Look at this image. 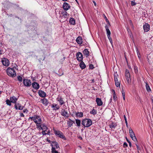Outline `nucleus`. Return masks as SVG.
I'll list each match as a JSON object with an SVG mask.
<instances>
[{"mask_svg":"<svg viewBox=\"0 0 153 153\" xmlns=\"http://www.w3.org/2000/svg\"><path fill=\"white\" fill-rule=\"evenodd\" d=\"M92 124L91 120L89 119H86L82 120V124L85 127H88L90 126Z\"/></svg>","mask_w":153,"mask_h":153,"instance_id":"f257e3e1","label":"nucleus"},{"mask_svg":"<svg viewBox=\"0 0 153 153\" xmlns=\"http://www.w3.org/2000/svg\"><path fill=\"white\" fill-rule=\"evenodd\" d=\"M7 74L12 77L15 76L16 75V72L13 68H8L7 70Z\"/></svg>","mask_w":153,"mask_h":153,"instance_id":"f03ea898","label":"nucleus"},{"mask_svg":"<svg viewBox=\"0 0 153 153\" xmlns=\"http://www.w3.org/2000/svg\"><path fill=\"white\" fill-rule=\"evenodd\" d=\"M129 131L130 136L132 140L134 142L137 141V138L135 136L134 133L131 128H130L129 129Z\"/></svg>","mask_w":153,"mask_h":153,"instance_id":"7ed1b4c3","label":"nucleus"},{"mask_svg":"<svg viewBox=\"0 0 153 153\" xmlns=\"http://www.w3.org/2000/svg\"><path fill=\"white\" fill-rule=\"evenodd\" d=\"M33 121L37 124H40L42 123V120L41 118L37 116L34 117Z\"/></svg>","mask_w":153,"mask_h":153,"instance_id":"20e7f679","label":"nucleus"},{"mask_svg":"<svg viewBox=\"0 0 153 153\" xmlns=\"http://www.w3.org/2000/svg\"><path fill=\"white\" fill-rule=\"evenodd\" d=\"M54 132L55 134L58 135L59 137L63 139L65 138V136L63 135L61 131L54 130Z\"/></svg>","mask_w":153,"mask_h":153,"instance_id":"39448f33","label":"nucleus"},{"mask_svg":"<svg viewBox=\"0 0 153 153\" xmlns=\"http://www.w3.org/2000/svg\"><path fill=\"white\" fill-rule=\"evenodd\" d=\"M62 7L65 10L67 11L71 7L68 3L65 2L63 3Z\"/></svg>","mask_w":153,"mask_h":153,"instance_id":"423d86ee","label":"nucleus"},{"mask_svg":"<svg viewBox=\"0 0 153 153\" xmlns=\"http://www.w3.org/2000/svg\"><path fill=\"white\" fill-rule=\"evenodd\" d=\"M2 62L3 65L6 66H8L9 65V61L6 58H3L1 60Z\"/></svg>","mask_w":153,"mask_h":153,"instance_id":"0eeeda50","label":"nucleus"},{"mask_svg":"<svg viewBox=\"0 0 153 153\" xmlns=\"http://www.w3.org/2000/svg\"><path fill=\"white\" fill-rule=\"evenodd\" d=\"M77 60L79 61H81L82 59V55L80 52H78L77 53L76 55Z\"/></svg>","mask_w":153,"mask_h":153,"instance_id":"6e6552de","label":"nucleus"},{"mask_svg":"<svg viewBox=\"0 0 153 153\" xmlns=\"http://www.w3.org/2000/svg\"><path fill=\"white\" fill-rule=\"evenodd\" d=\"M61 114L65 117L68 118L69 117V114L67 111L64 109H62L61 111Z\"/></svg>","mask_w":153,"mask_h":153,"instance_id":"1a4fd4ad","label":"nucleus"},{"mask_svg":"<svg viewBox=\"0 0 153 153\" xmlns=\"http://www.w3.org/2000/svg\"><path fill=\"white\" fill-rule=\"evenodd\" d=\"M23 83L25 86H29L31 85V82L30 80L25 79L23 80Z\"/></svg>","mask_w":153,"mask_h":153,"instance_id":"9d476101","label":"nucleus"},{"mask_svg":"<svg viewBox=\"0 0 153 153\" xmlns=\"http://www.w3.org/2000/svg\"><path fill=\"white\" fill-rule=\"evenodd\" d=\"M143 27L144 31L146 32H148L150 30L149 25L147 23H146L145 25H143Z\"/></svg>","mask_w":153,"mask_h":153,"instance_id":"9b49d317","label":"nucleus"},{"mask_svg":"<svg viewBox=\"0 0 153 153\" xmlns=\"http://www.w3.org/2000/svg\"><path fill=\"white\" fill-rule=\"evenodd\" d=\"M69 15L68 14L66 11H62L61 13V17L62 18H65L68 17Z\"/></svg>","mask_w":153,"mask_h":153,"instance_id":"f8f14e48","label":"nucleus"},{"mask_svg":"<svg viewBox=\"0 0 153 153\" xmlns=\"http://www.w3.org/2000/svg\"><path fill=\"white\" fill-rule=\"evenodd\" d=\"M15 107L17 110L18 109L19 110H22L23 109V107L19 103H16L15 105Z\"/></svg>","mask_w":153,"mask_h":153,"instance_id":"ddd939ff","label":"nucleus"},{"mask_svg":"<svg viewBox=\"0 0 153 153\" xmlns=\"http://www.w3.org/2000/svg\"><path fill=\"white\" fill-rule=\"evenodd\" d=\"M38 94L39 96L42 97H45L46 96L45 93L41 90H40L39 91Z\"/></svg>","mask_w":153,"mask_h":153,"instance_id":"4468645a","label":"nucleus"},{"mask_svg":"<svg viewBox=\"0 0 153 153\" xmlns=\"http://www.w3.org/2000/svg\"><path fill=\"white\" fill-rule=\"evenodd\" d=\"M32 85L33 87L36 89H38L39 87V84L36 82H34L32 83Z\"/></svg>","mask_w":153,"mask_h":153,"instance_id":"2eb2a0df","label":"nucleus"},{"mask_svg":"<svg viewBox=\"0 0 153 153\" xmlns=\"http://www.w3.org/2000/svg\"><path fill=\"white\" fill-rule=\"evenodd\" d=\"M38 128L42 130H46L47 129V128L46 126L42 124L41 125H37Z\"/></svg>","mask_w":153,"mask_h":153,"instance_id":"dca6fc26","label":"nucleus"},{"mask_svg":"<svg viewBox=\"0 0 153 153\" xmlns=\"http://www.w3.org/2000/svg\"><path fill=\"white\" fill-rule=\"evenodd\" d=\"M10 100L11 102L15 103L17 100V98L15 96H13L10 97Z\"/></svg>","mask_w":153,"mask_h":153,"instance_id":"f3484780","label":"nucleus"},{"mask_svg":"<svg viewBox=\"0 0 153 153\" xmlns=\"http://www.w3.org/2000/svg\"><path fill=\"white\" fill-rule=\"evenodd\" d=\"M57 101H59V102L60 104L61 105H62L65 102L63 100L62 98L60 97H58L56 99Z\"/></svg>","mask_w":153,"mask_h":153,"instance_id":"a211bd4d","label":"nucleus"},{"mask_svg":"<svg viewBox=\"0 0 153 153\" xmlns=\"http://www.w3.org/2000/svg\"><path fill=\"white\" fill-rule=\"evenodd\" d=\"M41 102L45 105L47 106L48 103V100L45 98H43L41 100Z\"/></svg>","mask_w":153,"mask_h":153,"instance_id":"6ab92c4d","label":"nucleus"},{"mask_svg":"<svg viewBox=\"0 0 153 153\" xmlns=\"http://www.w3.org/2000/svg\"><path fill=\"white\" fill-rule=\"evenodd\" d=\"M52 108H53V110L56 111L58 110L59 108L60 107L57 104H54L52 105Z\"/></svg>","mask_w":153,"mask_h":153,"instance_id":"aec40b11","label":"nucleus"},{"mask_svg":"<svg viewBox=\"0 0 153 153\" xmlns=\"http://www.w3.org/2000/svg\"><path fill=\"white\" fill-rule=\"evenodd\" d=\"M96 101L98 105L100 106L102 105V102L101 100L99 98H97L96 99Z\"/></svg>","mask_w":153,"mask_h":153,"instance_id":"412c9836","label":"nucleus"},{"mask_svg":"<svg viewBox=\"0 0 153 153\" xmlns=\"http://www.w3.org/2000/svg\"><path fill=\"white\" fill-rule=\"evenodd\" d=\"M79 66L82 69H84L86 67V65L83 61H82L80 63Z\"/></svg>","mask_w":153,"mask_h":153,"instance_id":"4be33fe9","label":"nucleus"},{"mask_svg":"<svg viewBox=\"0 0 153 153\" xmlns=\"http://www.w3.org/2000/svg\"><path fill=\"white\" fill-rule=\"evenodd\" d=\"M110 128H114L115 127L117 126L116 123H113L111 121V123L109 124Z\"/></svg>","mask_w":153,"mask_h":153,"instance_id":"5701e85b","label":"nucleus"},{"mask_svg":"<svg viewBox=\"0 0 153 153\" xmlns=\"http://www.w3.org/2000/svg\"><path fill=\"white\" fill-rule=\"evenodd\" d=\"M70 23L71 24L74 25L75 24V21L74 18H71L70 19Z\"/></svg>","mask_w":153,"mask_h":153,"instance_id":"b1692460","label":"nucleus"},{"mask_svg":"<svg viewBox=\"0 0 153 153\" xmlns=\"http://www.w3.org/2000/svg\"><path fill=\"white\" fill-rule=\"evenodd\" d=\"M114 79L115 81H118V80H120L119 79V76L118 74H117V72L115 73V74L114 75Z\"/></svg>","mask_w":153,"mask_h":153,"instance_id":"393cba45","label":"nucleus"},{"mask_svg":"<svg viewBox=\"0 0 153 153\" xmlns=\"http://www.w3.org/2000/svg\"><path fill=\"white\" fill-rule=\"evenodd\" d=\"M125 76L126 78L130 77L129 72L128 70L126 69V71Z\"/></svg>","mask_w":153,"mask_h":153,"instance_id":"a878e982","label":"nucleus"},{"mask_svg":"<svg viewBox=\"0 0 153 153\" xmlns=\"http://www.w3.org/2000/svg\"><path fill=\"white\" fill-rule=\"evenodd\" d=\"M106 30L107 32V34L108 38H111V32L109 29L107 28L106 29Z\"/></svg>","mask_w":153,"mask_h":153,"instance_id":"bb28decb","label":"nucleus"},{"mask_svg":"<svg viewBox=\"0 0 153 153\" xmlns=\"http://www.w3.org/2000/svg\"><path fill=\"white\" fill-rule=\"evenodd\" d=\"M83 54L87 57L89 56V51L87 49H85L83 51Z\"/></svg>","mask_w":153,"mask_h":153,"instance_id":"cd10ccee","label":"nucleus"},{"mask_svg":"<svg viewBox=\"0 0 153 153\" xmlns=\"http://www.w3.org/2000/svg\"><path fill=\"white\" fill-rule=\"evenodd\" d=\"M76 115L77 117H82L83 116V113L80 112H76Z\"/></svg>","mask_w":153,"mask_h":153,"instance_id":"c85d7f7f","label":"nucleus"},{"mask_svg":"<svg viewBox=\"0 0 153 153\" xmlns=\"http://www.w3.org/2000/svg\"><path fill=\"white\" fill-rule=\"evenodd\" d=\"M146 90L148 92H149L151 91V90L150 88V87L149 85H148V83L147 82L146 83Z\"/></svg>","mask_w":153,"mask_h":153,"instance_id":"c756f323","label":"nucleus"},{"mask_svg":"<svg viewBox=\"0 0 153 153\" xmlns=\"http://www.w3.org/2000/svg\"><path fill=\"white\" fill-rule=\"evenodd\" d=\"M76 41L79 44H81L82 43V39H76Z\"/></svg>","mask_w":153,"mask_h":153,"instance_id":"7c9ffc66","label":"nucleus"},{"mask_svg":"<svg viewBox=\"0 0 153 153\" xmlns=\"http://www.w3.org/2000/svg\"><path fill=\"white\" fill-rule=\"evenodd\" d=\"M76 123L77 124V125L78 126H80L81 121L80 120L78 119H76L75 120Z\"/></svg>","mask_w":153,"mask_h":153,"instance_id":"2f4dec72","label":"nucleus"},{"mask_svg":"<svg viewBox=\"0 0 153 153\" xmlns=\"http://www.w3.org/2000/svg\"><path fill=\"white\" fill-rule=\"evenodd\" d=\"M106 23H107V25H106V27H108L110 26V24L108 20V19L107 17H106Z\"/></svg>","mask_w":153,"mask_h":153,"instance_id":"473e14b6","label":"nucleus"},{"mask_svg":"<svg viewBox=\"0 0 153 153\" xmlns=\"http://www.w3.org/2000/svg\"><path fill=\"white\" fill-rule=\"evenodd\" d=\"M116 86L117 87H120V80H118V81H115Z\"/></svg>","mask_w":153,"mask_h":153,"instance_id":"72a5a7b5","label":"nucleus"},{"mask_svg":"<svg viewBox=\"0 0 153 153\" xmlns=\"http://www.w3.org/2000/svg\"><path fill=\"white\" fill-rule=\"evenodd\" d=\"M127 82V83L129 85H130L131 83V79L130 77L126 78Z\"/></svg>","mask_w":153,"mask_h":153,"instance_id":"f704fd0d","label":"nucleus"},{"mask_svg":"<svg viewBox=\"0 0 153 153\" xmlns=\"http://www.w3.org/2000/svg\"><path fill=\"white\" fill-rule=\"evenodd\" d=\"M52 153H59L55 149V148L53 147V146L52 147Z\"/></svg>","mask_w":153,"mask_h":153,"instance_id":"c9c22d12","label":"nucleus"},{"mask_svg":"<svg viewBox=\"0 0 153 153\" xmlns=\"http://www.w3.org/2000/svg\"><path fill=\"white\" fill-rule=\"evenodd\" d=\"M52 144H53V145H54L56 148H58L59 147L58 145V144L56 142H53L52 143Z\"/></svg>","mask_w":153,"mask_h":153,"instance_id":"e433bc0d","label":"nucleus"},{"mask_svg":"<svg viewBox=\"0 0 153 153\" xmlns=\"http://www.w3.org/2000/svg\"><path fill=\"white\" fill-rule=\"evenodd\" d=\"M6 104L7 105H11V101L10 100H6Z\"/></svg>","mask_w":153,"mask_h":153,"instance_id":"4c0bfd02","label":"nucleus"},{"mask_svg":"<svg viewBox=\"0 0 153 153\" xmlns=\"http://www.w3.org/2000/svg\"><path fill=\"white\" fill-rule=\"evenodd\" d=\"M18 80L20 82H22V78L20 76H18L17 77Z\"/></svg>","mask_w":153,"mask_h":153,"instance_id":"58836bf2","label":"nucleus"},{"mask_svg":"<svg viewBox=\"0 0 153 153\" xmlns=\"http://www.w3.org/2000/svg\"><path fill=\"white\" fill-rule=\"evenodd\" d=\"M90 113L91 114H96V111L94 109H93L91 111Z\"/></svg>","mask_w":153,"mask_h":153,"instance_id":"ea45409f","label":"nucleus"},{"mask_svg":"<svg viewBox=\"0 0 153 153\" xmlns=\"http://www.w3.org/2000/svg\"><path fill=\"white\" fill-rule=\"evenodd\" d=\"M129 24H130V25L133 28H134V26H133V23H132V22L131 21V20H130L129 21Z\"/></svg>","mask_w":153,"mask_h":153,"instance_id":"a19ab883","label":"nucleus"},{"mask_svg":"<svg viewBox=\"0 0 153 153\" xmlns=\"http://www.w3.org/2000/svg\"><path fill=\"white\" fill-rule=\"evenodd\" d=\"M126 139L127 142L129 143V146L131 147V142L128 140L127 137L126 138Z\"/></svg>","mask_w":153,"mask_h":153,"instance_id":"79ce46f5","label":"nucleus"},{"mask_svg":"<svg viewBox=\"0 0 153 153\" xmlns=\"http://www.w3.org/2000/svg\"><path fill=\"white\" fill-rule=\"evenodd\" d=\"M131 5L132 6L135 5L136 4V3L134 1H131Z\"/></svg>","mask_w":153,"mask_h":153,"instance_id":"37998d69","label":"nucleus"},{"mask_svg":"<svg viewBox=\"0 0 153 153\" xmlns=\"http://www.w3.org/2000/svg\"><path fill=\"white\" fill-rule=\"evenodd\" d=\"M136 51H137V55L138 56V57H139V58H140V56H139V55H140V54L139 53V51H138V49L137 48H136Z\"/></svg>","mask_w":153,"mask_h":153,"instance_id":"c03bdc74","label":"nucleus"},{"mask_svg":"<svg viewBox=\"0 0 153 153\" xmlns=\"http://www.w3.org/2000/svg\"><path fill=\"white\" fill-rule=\"evenodd\" d=\"M134 69L135 70V72L136 73L138 72V70L137 67L134 66Z\"/></svg>","mask_w":153,"mask_h":153,"instance_id":"a18cd8bd","label":"nucleus"},{"mask_svg":"<svg viewBox=\"0 0 153 153\" xmlns=\"http://www.w3.org/2000/svg\"><path fill=\"white\" fill-rule=\"evenodd\" d=\"M122 95L125 96V91L123 90V88H122Z\"/></svg>","mask_w":153,"mask_h":153,"instance_id":"49530a36","label":"nucleus"},{"mask_svg":"<svg viewBox=\"0 0 153 153\" xmlns=\"http://www.w3.org/2000/svg\"><path fill=\"white\" fill-rule=\"evenodd\" d=\"M89 67L90 69H93L94 68V67L93 65L92 64H91L89 65Z\"/></svg>","mask_w":153,"mask_h":153,"instance_id":"de8ad7c7","label":"nucleus"},{"mask_svg":"<svg viewBox=\"0 0 153 153\" xmlns=\"http://www.w3.org/2000/svg\"><path fill=\"white\" fill-rule=\"evenodd\" d=\"M128 146L127 144L126 143H124L123 144V147L125 148L126 147Z\"/></svg>","mask_w":153,"mask_h":153,"instance_id":"09e8293b","label":"nucleus"},{"mask_svg":"<svg viewBox=\"0 0 153 153\" xmlns=\"http://www.w3.org/2000/svg\"><path fill=\"white\" fill-rule=\"evenodd\" d=\"M45 131H46V130H45L42 131V133L43 135H45L47 134V133H45Z\"/></svg>","mask_w":153,"mask_h":153,"instance_id":"8fccbe9b","label":"nucleus"},{"mask_svg":"<svg viewBox=\"0 0 153 153\" xmlns=\"http://www.w3.org/2000/svg\"><path fill=\"white\" fill-rule=\"evenodd\" d=\"M3 53V51H2L0 48V55L2 54Z\"/></svg>","mask_w":153,"mask_h":153,"instance_id":"3c124183","label":"nucleus"},{"mask_svg":"<svg viewBox=\"0 0 153 153\" xmlns=\"http://www.w3.org/2000/svg\"><path fill=\"white\" fill-rule=\"evenodd\" d=\"M136 145L137 146V150H140V148H139V146L136 144Z\"/></svg>","mask_w":153,"mask_h":153,"instance_id":"603ef678","label":"nucleus"},{"mask_svg":"<svg viewBox=\"0 0 153 153\" xmlns=\"http://www.w3.org/2000/svg\"><path fill=\"white\" fill-rule=\"evenodd\" d=\"M20 116L21 117H24V114L22 113L20 114Z\"/></svg>","mask_w":153,"mask_h":153,"instance_id":"864d4df0","label":"nucleus"},{"mask_svg":"<svg viewBox=\"0 0 153 153\" xmlns=\"http://www.w3.org/2000/svg\"><path fill=\"white\" fill-rule=\"evenodd\" d=\"M34 117H29V119H31L32 120H33V118Z\"/></svg>","mask_w":153,"mask_h":153,"instance_id":"5fc2aeb1","label":"nucleus"},{"mask_svg":"<svg viewBox=\"0 0 153 153\" xmlns=\"http://www.w3.org/2000/svg\"><path fill=\"white\" fill-rule=\"evenodd\" d=\"M116 97H115V94H114V95L113 96V99H114V100H115V99H116Z\"/></svg>","mask_w":153,"mask_h":153,"instance_id":"6e6d98bb","label":"nucleus"},{"mask_svg":"<svg viewBox=\"0 0 153 153\" xmlns=\"http://www.w3.org/2000/svg\"><path fill=\"white\" fill-rule=\"evenodd\" d=\"M93 3L94 4V5L95 6H96V3L95 1H93Z\"/></svg>","mask_w":153,"mask_h":153,"instance_id":"4d7b16f0","label":"nucleus"},{"mask_svg":"<svg viewBox=\"0 0 153 153\" xmlns=\"http://www.w3.org/2000/svg\"><path fill=\"white\" fill-rule=\"evenodd\" d=\"M73 124V123H72V122H70L69 123V125L70 126H71Z\"/></svg>","mask_w":153,"mask_h":153,"instance_id":"13d9d810","label":"nucleus"},{"mask_svg":"<svg viewBox=\"0 0 153 153\" xmlns=\"http://www.w3.org/2000/svg\"><path fill=\"white\" fill-rule=\"evenodd\" d=\"M123 99L124 100H125V96H123Z\"/></svg>","mask_w":153,"mask_h":153,"instance_id":"bf43d9fd","label":"nucleus"},{"mask_svg":"<svg viewBox=\"0 0 153 153\" xmlns=\"http://www.w3.org/2000/svg\"><path fill=\"white\" fill-rule=\"evenodd\" d=\"M50 131H48V132H47V134H48L49 135L50 134Z\"/></svg>","mask_w":153,"mask_h":153,"instance_id":"052dcab7","label":"nucleus"},{"mask_svg":"<svg viewBox=\"0 0 153 153\" xmlns=\"http://www.w3.org/2000/svg\"><path fill=\"white\" fill-rule=\"evenodd\" d=\"M23 112H27V110H24L23 111Z\"/></svg>","mask_w":153,"mask_h":153,"instance_id":"680f3d73","label":"nucleus"},{"mask_svg":"<svg viewBox=\"0 0 153 153\" xmlns=\"http://www.w3.org/2000/svg\"><path fill=\"white\" fill-rule=\"evenodd\" d=\"M109 41H110V42H111V44H112V40H111V39H109Z\"/></svg>","mask_w":153,"mask_h":153,"instance_id":"e2e57ef3","label":"nucleus"},{"mask_svg":"<svg viewBox=\"0 0 153 153\" xmlns=\"http://www.w3.org/2000/svg\"><path fill=\"white\" fill-rule=\"evenodd\" d=\"M124 120L126 119V116H125V115H124Z\"/></svg>","mask_w":153,"mask_h":153,"instance_id":"0e129e2a","label":"nucleus"},{"mask_svg":"<svg viewBox=\"0 0 153 153\" xmlns=\"http://www.w3.org/2000/svg\"><path fill=\"white\" fill-rule=\"evenodd\" d=\"M77 38H82L80 36H78Z\"/></svg>","mask_w":153,"mask_h":153,"instance_id":"69168bd1","label":"nucleus"},{"mask_svg":"<svg viewBox=\"0 0 153 153\" xmlns=\"http://www.w3.org/2000/svg\"><path fill=\"white\" fill-rule=\"evenodd\" d=\"M47 141L49 142L50 143V140H48V139H47Z\"/></svg>","mask_w":153,"mask_h":153,"instance_id":"338daca9","label":"nucleus"},{"mask_svg":"<svg viewBox=\"0 0 153 153\" xmlns=\"http://www.w3.org/2000/svg\"><path fill=\"white\" fill-rule=\"evenodd\" d=\"M63 74V73H62V74H59V76H61Z\"/></svg>","mask_w":153,"mask_h":153,"instance_id":"774afa93","label":"nucleus"}]
</instances>
